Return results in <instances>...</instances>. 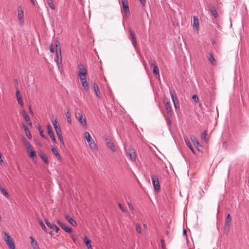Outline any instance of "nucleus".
Wrapping results in <instances>:
<instances>
[{
    "mask_svg": "<svg viewBox=\"0 0 249 249\" xmlns=\"http://www.w3.org/2000/svg\"><path fill=\"white\" fill-rule=\"evenodd\" d=\"M193 28L197 30L199 28V20L197 17L194 16L193 18Z\"/></svg>",
    "mask_w": 249,
    "mask_h": 249,
    "instance_id": "412c9836",
    "label": "nucleus"
},
{
    "mask_svg": "<svg viewBox=\"0 0 249 249\" xmlns=\"http://www.w3.org/2000/svg\"><path fill=\"white\" fill-rule=\"evenodd\" d=\"M128 206H129V208H130V209L131 210L133 211L134 210L133 207V206H132L131 203H129L128 204Z\"/></svg>",
    "mask_w": 249,
    "mask_h": 249,
    "instance_id": "6e6d98bb",
    "label": "nucleus"
},
{
    "mask_svg": "<svg viewBox=\"0 0 249 249\" xmlns=\"http://www.w3.org/2000/svg\"><path fill=\"white\" fill-rule=\"evenodd\" d=\"M16 96H17V100H18V104L21 107H23V101L22 100L21 96V95L20 94V91H19V89L18 88L16 89Z\"/></svg>",
    "mask_w": 249,
    "mask_h": 249,
    "instance_id": "f3484780",
    "label": "nucleus"
},
{
    "mask_svg": "<svg viewBox=\"0 0 249 249\" xmlns=\"http://www.w3.org/2000/svg\"><path fill=\"white\" fill-rule=\"evenodd\" d=\"M151 67L153 68V73L156 75L159 76V71L158 66L154 63L150 64Z\"/></svg>",
    "mask_w": 249,
    "mask_h": 249,
    "instance_id": "4be33fe9",
    "label": "nucleus"
},
{
    "mask_svg": "<svg viewBox=\"0 0 249 249\" xmlns=\"http://www.w3.org/2000/svg\"><path fill=\"white\" fill-rule=\"evenodd\" d=\"M151 179L155 191L159 192L160 190V184L158 177L156 175H153L151 176Z\"/></svg>",
    "mask_w": 249,
    "mask_h": 249,
    "instance_id": "20e7f679",
    "label": "nucleus"
},
{
    "mask_svg": "<svg viewBox=\"0 0 249 249\" xmlns=\"http://www.w3.org/2000/svg\"><path fill=\"white\" fill-rule=\"evenodd\" d=\"M207 131L206 130H205L203 132H202L201 133V138L202 140H203V141H204L205 142H207L208 140L207 139Z\"/></svg>",
    "mask_w": 249,
    "mask_h": 249,
    "instance_id": "a19ab883",
    "label": "nucleus"
},
{
    "mask_svg": "<svg viewBox=\"0 0 249 249\" xmlns=\"http://www.w3.org/2000/svg\"><path fill=\"white\" fill-rule=\"evenodd\" d=\"M4 240L10 249H15L14 240L6 232H4Z\"/></svg>",
    "mask_w": 249,
    "mask_h": 249,
    "instance_id": "f03ea898",
    "label": "nucleus"
},
{
    "mask_svg": "<svg viewBox=\"0 0 249 249\" xmlns=\"http://www.w3.org/2000/svg\"><path fill=\"white\" fill-rule=\"evenodd\" d=\"M128 154L129 155L130 160L132 161H135L136 159V155L135 151L133 149H131L129 151Z\"/></svg>",
    "mask_w": 249,
    "mask_h": 249,
    "instance_id": "b1692460",
    "label": "nucleus"
},
{
    "mask_svg": "<svg viewBox=\"0 0 249 249\" xmlns=\"http://www.w3.org/2000/svg\"><path fill=\"white\" fill-rule=\"evenodd\" d=\"M52 124L53 125L54 128L55 129V131L56 132V133L61 132V127H60L59 124H58L57 119L56 118L54 119L53 118L52 119Z\"/></svg>",
    "mask_w": 249,
    "mask_h": 249,
    "instance_id": "9d476101",
    "label": "nucleus"
},
{
    "mask_svg": "<svg viewBox=\"0 0 249 249\" xmlns=\"http://www.w3.org/2000/svg\"><path fill=\"white\" fill-rule=\"evenodd\" d=\"M191 140L198 151H200L202 150L203 148L202 146L199 144L197 139L194 136L191 137Z\"/></svg>",
    "mask_w": 249,
    "mask_h": 249,
    "instance_id": "9b49d317",
    "label": "nucleus"
},
{
    "mask_svg": "<svg viewBox=\"0 0 249 249\" xmlns=\"http://www.w3.org/2000/svg\"><path fill=\"white\" fill-rule=\"evenodd\" d=\"M29 112L30 113V114L32 115H33L34 113H33V111L31 107H29Z\"/></svg>",
    "mask_w": 249,
    "mask_h": 249,
    "instance_id": "bf43d9fd",
    "label": "nucleus"
},
{
    "mask_svg": "<svg viewBox=\"0 0 249 249\" xmlns=\"http://www.w3.org/2000/svg\"><path fill=\"white\" fill-rule=\"evenodd\" d=\"M207 57L208 59L211 62V63L213 65H216V61L213 55V54L211 53H209L207 55Z\"/></svg>",
    "mask_w": 249,
    "mask_h": 249,
    "instance_id": "aec40b11",
    "label": "nucleus"
},
{
    "mask_svg": "<svg viewBox=\"0 0 249 249\" xmlns=\"http://www.w3.org/2000/svg\"><path fill=\"white\" fill-rule=\"evenodd\" d=\"M192 99H193L194 102L195 103H198V101H199V99H198V97L197 96V95L196 94H194L192 96Z\"/></svg>",
    "mask_w": 249,
    "mask_h": 249,
    "instance_id": "de8ad7c7",
    "label": "nucleus"
},
{
    "mask_svg": "<svg viewBox=\"0 0 249 249\" xmlns=\"http://www.w3.org/2000/svg\"><path fill=\"white\" fill-rule=\"evenodd\" d=\"M30 1H31V3H32V4H33V5H35V1H34V0H30Z\"/></svg>",
    "mask_w": 249,
    "mask_h": 249,
    "instance_id": "69168bd1",
    "label": "nucleus"
},
{
    "mask_svg": "<svg viewBox=\"0 0 249 249\" xmlns=\"http://www.w3.org/2000/svg\"><path fill=\"white\" fill-rule=\"evenodd\" d=\"M30 1H31V3H32V4H33V5H35V1H34V0H30Z\"/></svg>",
    "mask_w": 249,
    "mask_h": 249,
    "instance_id": "e2e57ef3",
    "label": "nucleus"
},
{
    "mask_svg": "<svg viewBox=\"0 0 249 249\" xmlns=\"http://www.w3.org/2000/svg\"><path fill=\"white\" fill-rule=\"evenodd\" d=\"M106 141L107 147L109 148L112 152H115V148L113 143L111 142V140L110 139L107 138L106 139Z\"/></svg>",
    "mask_w": 249,
    "mask_h": 249,
    "instance_id": "4468645a",
    "label": "nucleus"
},
{
    "mask_svg": "<svg viewBox=\"0 0 249 249\" xmlns=\"http://www.w3.org/2000/svg\"><path fill=\"white\" fill-rule=\"evenodd\" d=\"M51 150L53 152V153L57 157V158L61 160V157L59 154L58 153V151H57L56 149L54 147H52Z\"/></svg>",
    "mask_w": 249,
    "mask_h": 249,
    "instance_id": "c756f323",
    "label": "nucleus"
},
{
    "mask_svg": "<svg viewBox=\"0 0 249 249\" xmlns=\"http://www.w3.org/2000/svg\"><path fill=\"white\" fill-rule=\"evenodd\" d=\"M173 103H174V105L175 109L176 110H179V104L178 101L177 102H174Z\"/></svg>",
    "mask_w": 249,
    "mask_h": 249,
    "instance_id": "09e8293b",
    "label": "nucleus"
},
{
    "mask_svg": "<svg viewBox=\"0 0 249 249\" xmlns=\"http://www.w3.org/2000/svg\"><path fill=\"white\" fill-rule=\"evenodd\" d=\"M89 144L90 147L91 149H96V145L93 141L91 142L90 143H89Z\"/></svg>",
    "mask_w": 249,
    "mask_h": 249,
    "instance_id": "49530a36",
    "label": "nucleus"
},
{
    "mask_svg": "<svg viewBox=\"0 0 249 249\" xmlns=\"http://www.w3.org/2000/svg\"><path fill=\"white\" fill-rule=\"evenodd\" d=\"M141 1V3L142 4L143 6L145 5V0H140Z\"/></svg>",
    "mask_w": 249,
    "mask_h": 249,
    "instance_id": "13d9d810",
    "label": "nucleus"
},
{
    "mask_svg": "<svg viewBox=\"0 0 249 249\" xmlns=\"http://www.w3.org/2000/svg\"><path fill=\"white\" fill-rule=\"evenodd\" d=\"M187 234V231L185 229H184L183 231V234L185 235Z\"/></svg>",
    "mask_w": 249,
    "mask_h": 249,
    "instance_id": "052dcab7",
    "label": "nucleus"
},
{
    "mask_svg": "<svg viewBox=\"0 0 249 249\" xmlns=\"http://www.w3.org/2000/svg\"><path fill=\"white\" fill-rule=\"evenodd\" d=\"M55 45L56 48V52H60L61 48L59 44V42L57 39L55 40Z\"/></svg>",
    "mask_w": 249,
    "mask_h": 249,
    "instance_id": "ea45409f",
    "label": "nucleus"
},
{
    "mask_svg": "<svg viewBox=\"0 0 249 249\" xmlns=\"http://www.w3.org/2000/svg\"><path fill=\"white\" fill-rule=\"evenodd\" d=\"M27 123H28V124L29 125H30V126H32V125L31 121H29L28 122H27Z\"/></svg>",
    "mask_w": 249,
    "mask_h": 249,
    "instance_id": "680f3d73",
    "label": "nucleus"
},
{
    "mask_svg": "<svg viewBox=\"0 0 249 249\" xmlns=\"http://www.w3.org/2000/svg\"><path fill=\"white\" fill-rule=\"evenodd\" d=\"M136 229L137 231L139 233H141V225L140 224H136Z\"/></svg>",
    "mask_w": 249,
    "mask_h": 249,
    "instance_id": "8fccbe9b",
    "label": "nucleus"
},
{
    "mask_svg": "<svg viewBox=\"0 0 249 249\" xmlns=\"http://www.w3.org/2000/svg\"><path fill=\"white\" fill-rule=\"evenodd\" d=\"M56 134L58 137V139H59V140L61 144L64 146L65 144H64V142L63 140V137L62 136V132L61 131V132L56 133Z\"/></svg>",
    "mask_w": 249,
    "mask_h": 249,
    "instance_id": "72a5a7b5",
    "label": "nucleus"
},
{
    "mask_svg": "<svg viewBox=\"0 0 249 249\" xmlns=\"http://www.w3.org/2000/svg\"><path fill=\"white\" fill-rule=\"evenodd\" d=\"M81 83L82 85V86L83 87L84 89L86 90H89V85L87 81L86 78H81L80 79Z\"/></svg>",
    "mask_w": 249,
    "mask_h": 249,
    "instance_id": "2eb2a0df",
    "label": "nucleus"
},
{
    "mask_svg": "<svg viewBox=\"0 0 249 249\" xmlns=\"http://www.w3.org/2000/svg\"><path fill=\"white\" fill-rule=\"evenodd\" d=\"M29 153V156L33 159V160H36L37 157L36 155V153L35 151L30 150L29 151H27Z\"/></svg>",
    "mask_w": 249,
    "mask_h": 249,
    "instance_id": "7c9ffc66",
    "label": "nucleus"
},
{
    "mask_svg": "<svg viewBox=\"0 0 249 249\" xmlns=\"http://www.w3.org/2000/svg\"><path fill=\"white\" fill-rule=\"evenodd\" d=\"M160 242H161V247H162V249H165V244H164V240L163 239H161Z\"/></svg>",
    "mask_w": 249,
    "mask_h": 249,
    "instance_id": "864d4df0",
    "label": "nucleus"
},
{
    "mask_svg": "<svg viewBox=\"0 0 249 249\" xmlns=\"http://www.w3.org/2000/svg\"><path fill=\"white\" fill-rule=\"evenodd\" d=\"M209 8L211 14L213 16L214 18H217L218 15L215 7L213 5L210 4L209 5Z\"/></svg>",
    "mask_w": 249,
    "mask_h": 249,
    "instance_id": "ddd939ff",
    "label": "nucleus"
},
{
    "mask_svg": "<svg viewBox=\"0 0 249 249\" xmlns=\"http://www.w3.org/2000/svg\"><path fill=\"white\" fill-rule=\"evenodd\" d=\"M0 191L1 193L3 194V195L6 197L9 198V195L8 194V193L6 192V191L4 189V188H3L0 185Z\"/></svg>",
    "mask_w": 249,
    "mask_h": 249,
    "instance_id": "4c0bfd02",
    "label": "nucleus"
},
{
    "mask_svg": "<svg viewBox=\"0 0 249 249\" xmlns=\"http://www.w3.org/2000/svg\"><path fill=\"white\" fill-rule=\"evenodd\" d=\"M166 234H167V235L168 237H169V236H170V232H169V231H166Z\"/></svg>",
    "mask_w": 249,
    "mask_h": 249,
    "instance_id": "338daca9",
    "label": "nucleus"
},
{
    "mask_svg": "<svg viewBox=\"0 0 249 249\" xmlns=\"http://www.w3.org/2000/svg\"><path fill=\"white\" fill-rule=\"evenodd\" d=\"M44 221L48 227H49L51 229L55 231L56 232H58L60 229L57 226L54 224L50 223L47 219H45Z\"/></svg>",
    "mask_w": 249,
    "mask_h": 249,
    "instance_id": "f8f14e48",
    "label": "nucleus"
},
{
    "mask_svg": "<svg viewBox=\"0 0 249 249\" xmlns=\"http://www.w3.org/2000/svg\"><path fill=\"white\" fill-rule=\"evenodd\" d=\"M119 208L122 210L123 212H126L125 210L124 209L123 205L120 203L119 204Z\"/></svg>",
    "mask_w": 249,
    "mask_h": 249,
    "instance_id": "3c124183",
    "label": "nucleus"
},
{
    "mask_svg": "<svg viewBox=\"0 0 249 249\" xmlns=\"http://www.w3.org/2000/svg\"><path fill=\"white\" fill-rule=\"evenodd\" d=\"M78 72L77 75L80 79L81 78H86V75L87 74V71L86 68L84 67V66L82 64H79L78 65Z\"/></svg>",
    "mask_w": 249,
    "mask_h": 249,
    "instance_id": "f257e3e1",
    "label": "nucleus"
},
{
    "mask_svg": "<svg viewBox=\"0 0 249 249\" xmlns=\"http://www.w3.org/2000/svg\"><path fill=\"white\" fill-rule=\"evenodd\" d=\"M23 141L24 142V145L26 147L27 151L32 149V146L25 137L23 138Z\"/></svg>",
    "mask_w": 249,
    "mask_h": 249,
    "instance_id": "c85d7f7f",
    "label": "nucleus"
},
{
    "mask_svg": "<svg viewBox=\"0 0 249 249\" xmlns=\"http://www.w3.org/2000/svg\"><path fill=\"white\" fill-rule=\"evenodd\" d=\"M84 241L88 249H92L90 240L86 236L84 238Z\"/></svg>",
    "mask_w": 249,
    "mask_h": 249,
    "instance_id": "cd10ccee",
    "label": "nucleus"
},
{
    "mask_svg": "<svg viewBox=\"0 0 249 249\" xmlns=\"http://www.w3.org/2000/svg\"><path fill=\"white\" fill-rule=\"evenodd\" d=\"M23 113L25 120L27 122H28L29 121H31L29 115L27 114L25 110H23Z\"/></svg>",
    "mask_w": 249,
    "mask_h": 249,
    "instance_id": "37998d69",
    "label": "nucleus"
},
{
    "mask_svg": "<svg viewBox=\"0 0 249 249\" xmlns=\"http://www.w3.org/2000/svg\"><path fill=\"white\" fill-rule=\"evenodd\" d=\"M30 1H31V3H32V4H33V5H35V1H34V0H30Z\"/></svg>",
    "mask_w": 249,
    "mask_h": 249,
    "instance_id": "0e129e2a",
    "label": "nucleus"
},
{
    "mask_svg": "<svg viewBox=\"0 0 249 249\" xmlns=\"http://www.w3.org/2000/svg\"><path fill=\"white\" fill-rule=\"evenodd\" d=\"M65 115L66 116L67 122L69 124H71V113L69 109H68L67 111L65 112Z\"/></svg>",
    "mask_w": 249,
    "mask_h": 249,
    "instance_id": "473e14b6",
    "label": "nucleus"
},
{
    "mask_svg": "<svg viewBox=\"0 0 249 249\" xmlns=\"http://www.w3.org/2000/svg\"><path fill=\"white\" fill-rule=\"evenodd\" d=\"M231 221V219L230 214H228L226 219L225 227L229 228L230 226V223Z\"/></svg>",
    "mask_w": 249,
    "mask_h": 249,
    "instance_id": "f704fd0d",
    "label": "nucleus"
},
{
    "mask_svg": "<svg viewBox=\"0 0 249 249\" xmlns=\"http://www.w3.org/2000/svg\"><path fill=\"white\" fill-rule=\"evenodd\" d=\"M37 129L39 132V134L40 136L44 139L46 140L47 139V137L44 135V132L40 125L38 126Z\"/></svg>",
    "mask_w": 249,
    "mask_h": 249,
    "instance_id": "c9c22d12",
    "label": "nucleus"
},
{
    "mask_svg": "<svg viewBox=\"0 0 249 249\" xmlns=\"http://www.w3.org/2000/svg\"><path fill=\"white\" fill-rule=\"evenodd\" d=\"M171 117H169L168 115H166L165 116L167 124L168 125V126H169V127L171 125V124H172V121L170 119Z\"/></svg>",
    "mask_w": 249,
    "mask_h": 249,
    "instance_id": "c03bdc74",
    "label": "nucleus"
},
{
    "mask_svg": "<svg viewBox=\"0 0 249 249\" xmlns=\"http://www.w3.org/2000/svg\"><path fill=\"white\" fill-rule=\"evenodd\" d=\"M47 2L51 9L53 10L55 9V6L53 3V0H47Z\"/></svg>",
    "mask_w": 249,
    "mask_h": 249,
    "instance_id": "e433bc0d",
    "label": "nucleus"
},
{
    "mask_svg": "<svg viewBox=\"0 0 249 249\" xmlns=\"http://www.w3.org/2000/svg\"><path fill=\"white\" fill-rule=\"evenodd\" d=\"M55 61L57 63L58 68L62 67V60L61 53L60 52H56V58Z\"/></svg>",
    "mask_w": 249,
    "mask_h": 249,
    "instance_id": "1a4fd4ad",
    "label": "nucleus"
},
{
    "mask_svg": "<svg viewBox=\"0 0 249 249\" xmlns=\"http://www.w3.org/2000/svg\"><path fill=\"white\" fill-rule=\"evenodd\" d=\"M56 223H57V224L61 227L62 226V225L63 224V223H62L59 220H57L56 221Z\"/></svg>",
    "mask_w": 249,
    "mask_h": 249,
    "instance_id": "5fc2aeb1",
    "label": "nucleus"
},
{
    "mask_svg": "<svg viewBox=\"0 0 249 249\" xmlns=\"http://www.w3.org/2000/svg\"><path fill=\"white\" fill-rule=\"evenodd\" d=\"M184 141H185L186 145L189 148V149L191 150L192 152L194 154H196V153H195V152L194 151V148H193V147L191 142H190L189 140L187 137H184Z\"/></svg>",
    "mask_w": 249,
    "mask_h": 249,
    "instance_id": "6ab92c4d",
    "label": "nucleus"
},
{
    "mask_svg": "<svg viewBox=\"0 0 249 249\" xmlns=\"http://www.w3.org/2000/svg\"><path fill=\"white\" fill-rule=\"evenodd\" d=\"M38 223H39L40 226L41 227V228L43 229V230L45 231H47V228L45 225V224H44V223L43 222L42 220L39 218H38Z\"/></svg>",
    "mask_w": 249,
    "mask_h": 249,
    "instance_id": "79ce46f5",
    "label": "nucleus"
},
{
    "mask_svg": "<svg viewBox=\"0 0 249 249\" xmlns=\"http://www.w3.org/2000/svg\"><path fill=\"white\" fill-rule=\"evenodd\" d=\"M92 87L95 92L96 95L99 98H101L100 93L98 85L95 82H94L92 84Z\"/></svg>",
    "mask_w": 249,
    "mask_h": 249,
    "instance_id": "5701e85b",
    "label": "nucleus"
},
{
    "mask_svg": "<svg viewBox=\"0 0 249 249\" xmlns=\"http://www.w3.org/2000/svg\"><path fill=\"white\" fill-rule=\"evenodd\" d=\"M23 127L25 131L26 129H28V126L25 124H23Z\"/></svg>",
    "mask_w": 249,
    "mask_h": 249,
    "instance_id": "4d7b16f0",
    "label": "nucleus"
},
{
    "mask_svg": "<svg viewBox=\"0 0 249 249\" xmlns=\"http://www.w3.org/2000/svg\"><path fill=\"white\" fill-rule=\"evenodd\" d=\"M47 128L48 131V133L50 138H51L52 141L55 144L57 143L56 140L55 138V136L54 135V134L53 132V129L52 128L51 125L50 124H47Z\"/></svg>",
    "mask_w": 249,
    "mask_h": 249,
    "instance_id": "6e6552de",
    "label": "nucleus"
},
{
    "mask_svg": "<svg viewBox=\"0 0 249 249\" xmlns=\"http://www.w3.org/2000/svg\"><path fill=\"white\" fill-rule=\"evenodd\" d=\"M128 31L131 37L132 43L133 44V46L135 48V50H137L138 49V47L137 44V40L135 33L131 28H129L128 29Z\"/></svg>",
    "mask_w": 249,
    "mask_h": 249,
    "instance_id": "423d86ee",
    "label": "nucleus"
},
{
    "mask_svg": "<svg viewBox=\"0 0 249 249\" xmlns=\"http://www.w3.org/2000/svg\"><path fill=\"white\" fill-rule=\"evenodd\" d=\"M143 227H144L145 229H146V228H147V225H146L145 224H143Z\"/></svg>",
    "mask_w": 249,
    "mask_h": 249,
    "instance_id": "774afa93",
    "label": "nucleus"
},
{
    "mask_svg": "<svg viewBox=\"0 0 249 249\" xmlns=\"http://www.w3.org/2000/svg\"><path fill=\"white\" fill-rule=\"evenodd\" d=\"M31 244L33 249H39L37 241L32 237L30 236Z\"/></svg>",
    "mask_w": 249,
    "mask_h": 249,
    "instance_id": "a211bd4d",
    "label": "nucleus"
},
{
    "mask_svg": "<svg viewBox=\"0 0 249 249\" xmlns=\"http://www.w3.org/2000/svg\"><path fill=\"white\" fill-rule=\"evenodd\" d=\"M18 18L19 21V24L21 26L23 25L24 23V18H23V11L22 9L21 6H19L18 7Z\"/></svg>",
    "mask_w": 249,
    "mask_h": 249,
    "instance_id": "0eeeda50",
    "label": "nucleus"
},
{
    "mask_svg": "<svg viewBox=\"0 0 249 249\" xmlns=\"http://www.w3.org/2000/svg\"><path fill=\"white\" fill-rule=\"evenodd\" d=\"M123 10L125 17H128L130 16V12L127 0H122Z\"/></svg>",
    "mask_w": 249,
    "mask_h": 249,
    "instance_id": "39448f33",
    "label": "nucleus"
},
{
    "mask_svg": "<svg viewBox=\"0 0 249 249\" xmlns=\"http://www.w3.org/2000/svg\"><path fill=\"white\" fill-rule=\"evenodd\" d=\"M170 93L173 103L178 101V99L174 89L170 90Z\"/></svg>",
    "mask_w": 249,
    "mask_h": 249,
    "instance_id": "a878e982",
    "label": "nucleus"
},
{
    "mask_svg": "<svg viewBox=\"0 0 249 249\" xmlns=\"http://www.w3.org/2000/svg\"><path fill=\"white\" fill-rule=\"evenodd\" d=\"M84 137L88 143H90L91 142L93 141L92 138L88 132H85Z\"/></svg>",
    "mask_w": 249,
    "mask_h": 249,
    "instance_id": "2f4dec72",
    "label": "nucleus"
},
{
    "mask_svg": "<svg viewBox=\"0 0 249 249\" xmlns=\"http://www.w3.org/2000/svg\"><path fill=\"white\" fill-rule=\"evenodd\" d=\"M25 133H26V135L27 136V137L28 138V139H30L31 140L32 139V135L31 134V132L29 130V129H26L25 131Z\"/></svg>",
    "mask_w": 249,
    "mask_h": 249,
    "instance_id": "a18cd8bd",
    "label": "nucleus"
},
{
    "mask_svg": "<svg viewBox=\"0 0 249 249\" xmlns=\"http://www.w3.org/2000/svg\"><path fill=\"white\" fill-rule=\"evenodd\" d=\"M66 232L71 233L72 232V230L71 228L68 227L64 224H63L61 227Z\"/></svg>",
    "mask_w": 249,
    "mask_h": 249,
    "instance_id": "58836bf2",
    "label": "nucleus"
},
{
    "mask_svg": "<svg viewBox=\"0 0 249 249\" xmlns=\"http://www.w3.org/2000/svg\"><path fill=\"white\" fill-rule=\"evenodd\" d=\"M65 218L73 226H77V223L76 221L74 220H73L71 217L69 215H66Z\"/></svg>",
    "mask_w": 249,
    "mask_h": 249,
    "instance_id": "bb28decb",
    "label": "nucleus"
},
{
    "mask_svg": "<svg viewBox=\"0 0 249 249\" xmlns=\"http://www.w3.org/2000/svg\"><path fill=\"white\" fill-rule=\"evenodd\" d=\"M163 103L164 104L165 109L167 112V115L169 117H172L173 112L172 110V107L170 101L168 99L165 98L163 99Z\"/></svg>",
    "mask_w": 249,
    "mask_h": 249,
    "instance_id": "7ed1b4c3",
    "label": "nucleus"
},
{
    "mask_svg": "<svg viewBox=\"0 0 249 249\" xmlns=\"http://www.w3.org/2000/svg\"><path fill=\"white\" fill-rule=\"evenodd\" d=\"M78 120H79V121L80 122V124H81V125L85 127H87V122H86V119L85 118H84L82 114L79 115Z\"/></svg>",
    "mask_w": 249,
    "mask_h": 249,
    "instance_id": "393cba45",
    "label": "nucleus"
},
{
    "mask_svg": "<svg viewBox=\"0 0 249 249\" xmlns=\"http://www.w3.org/2000/svg\"><path fill=\"white\" fill-rule=\"evenodd\" d=\"M49 49H50V51L51 53H54V49H53V45L52 44H51L50 46V47H49Z\"/></svg>",
    "mask_w": 249,
    "mask_h": 249,
    "instance_id": "603ef678",
    "label": "nucleus"
},
{
    "mask_svg": "<svg viewBox=\"0 0 249 249\" xmlns=\"http://www.w3.org/2000/svg\"><path fill=\"white\" fill-rule=\"evenodd\" d=\"M38 155L46 164H49V160H48V158L45 153H44L42 151H38Z\"/></svg>",
    "mask_w": 249,
    "mask_h": 249,
    "instance_id": "dca6fc26",
    "label": "nucleus"
}]
</instances>
